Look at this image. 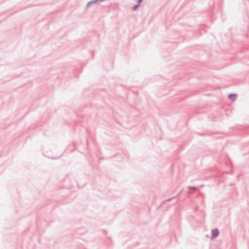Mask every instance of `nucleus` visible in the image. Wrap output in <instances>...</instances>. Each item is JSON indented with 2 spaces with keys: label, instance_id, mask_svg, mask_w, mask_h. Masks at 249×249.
I'll list each match as a JSON object with an SVG mask.
<instances>
[{
  "label": "nucleus",
  "instance_id": "obj_3",
  "mask_svg": "<svg viewBox=\"0 0 249 249\" xmlns=\"http://www.w3.org/2000/svg\"><path fill=\"white\" fill-rule=\"evenodd\" d=\"M139 6V5H137V6H135L133 8V10H135L136 9V8Z\"/></svg>",
  "mask_w": 249,
  "mask_h": 249
},
{
  "label": "nucleus",
  "instance_id": "obj_4",
  "mask_svg": "<svg viewBox=\"0 0 249 249\" xmlns=\"http://www.w3.org/2000/svg\"><path fill=\"white\" fill-rule=\"evenodd\" d=\"M142 0H139V3H140V2L142 1Z\"/></svg>",
  "mask_w": 249,
  "mask_h": 249
},
{
  "label": "nucleus",
  "instance_id": "obj_2",
  "mask_svg": "<svg viewBox=\"0 0 249 249\" xmlns=\"http://www.w3.org/2000/svg\"><path fill=\"white\" fill-rule=\"evenodd\" d=\"M229 97L231 100L234 101L236 98V95L231 94L229 95Z\"/></svg>",
  "mask_w": 249,
  "mask_h": 249
},
{
  "label": "nucleus",
  "instance_id": "obj_1",
  "mask_svg": "<svg viewBox=\"0 0 249 249\" xmlns=\"http://www.w3.org/2000/svg\"><path fill=\"white\" fill-rule=\"evenodd\" d=\"M219 234V232L217 230H214L212 232V237L215 238Z\"/></svg>",
  "mask_w": 249,
  "mask_h": 249
}]
</instances>
